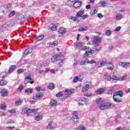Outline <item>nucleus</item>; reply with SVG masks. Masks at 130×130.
I'll use <instances>...</instances> for the list:
<instances>
[{"label":"nucleus","instance_id":"052dcab7","mask_svg":"<svg viewBox=\"0 0 130 130\" xmlns=\"http://www.w3.org/2000/svg\"><path fill=\"white\" fill-rule=\"evenodd\" d=\"M59 60L60 61L58 63L59 67H60L61 66H62V62H63V60L60 59Z\"/></svg>","mask_w":130,"mask_h":130},{"label":"nucleus","instance_id":"a18cd8bd","mask_svg":"<svg viewBox=\"0 0 130 130\" xmlns=\"http://www.w3.org/2000/svg\"><path fill=\"white\" fill-rule=\"evenodd\" d=\"M111 33H112L111 31L108 29L106 31V35L107 36H110V35H111Z\"/></svg>","mask_w":130,"mask_h":130},{"label":"nucleus","instance_id":"2f4dec72","mask_svg":"<svg viewBox=\"0 0 130 130\" xmlns=\"http://www.w3.org/2000/svg\"><path fill=\"white\" fill-rule=\"evenodd\" d=\"M43 94L42 93H38L36 96V99H42V98H43Z\"/></svg>","mask_w":130,"mask_h":130},{"label":"nucleus","instance_id":"c9c22d12","mask_svg":"<svg viewBox=\"0 0 130 130\" xmlns=\"http://www.w3.org/2000/svg\"><path fill=\"white\" fill-rule=\"evenodd\" d=\"M57 102L54 100H51V102L50 103V104L51 105V106H55L56 105Z\"/></svg>","mask_w":130,"mask_h":130},{"label":"nucleus","instance_id":"f704fd0d","mask_svg":"<svg viewBox=\"0 0 130 130\" xmlns=\"http://www.w3.org/2000/svg\"><path fill=\"white\" fill-rule=\"evenodd\" d=\"M6 108H7V106H6V104L0 105V109H2V110H6Z\"/></svg>","mask_w":130,"mask_h":130},{"label":"nucleus","instance_id":"09e8293b","mask_svg":"<svg viewBox=\"0 0 130 130\" xmlns=\"http://www.w3.org/2000/svg\"><path fill=\"white\" fill-rule=\"evenodd\" d=\"M5 85H7V82L2 80L0 82V86H5Z\"/></svg>","mask_w":130,"mask_h":130},{"label":"nucleus","instance_id":"f3484780","mask_svg":"<svg viewBox=\"0 0 130 130\" xmlns=\"http://www.w3.org/2000/svg\"><path fill=\"white\" fill-rule=\"evenodd\" d=\"M97 12H98V9H96L95 8H92L90 12V15H91V16H94V15L97 14Z\"/></svg>","mask_w":130,"mask_h":130},{"label":"nucleus","instance_id":"a878e982","mask_svg":"<svg viewBox=\"0 0 130 130\" xmlns=\"http://www.w3.org/2000/svg\"><path fill=\"white\" fill-rule=\"evenodd\" d=\"M107 67L108 70H111V71H112V70H113V64H112V63H109L108 64H107Z\"/></svg>","mask_w":130,"mask_h":130},{"label":"nucleus","instance_id":"58836bf2","mask_svg":"<svg viewBox=\"0 0 130 130\" xmlns=\"http://www.w3.org/2000/svg\"><path fill=\"white\" fill-rule=\"evenodd\" d=\"M86 63H87V60H82L80 62L79 64H80V66H85Z\"/></svg>","mask_w":130,"mask_h":130},{"label":"nucleus","instance_id":"774afa93","mask_svg":"<svg viewBox=\"0 0 130 130\" xmlns=\"http://www.w3.org/2000/svg\"><path fill=\"white\" fill-rule=\"evenodd\" d=\"M29 103H30V104H35V103H36V101H29Z\"/></svg>","mask_w":130,"mask_h":130},{"label":"nucleus","instance_id":"a19ab883","mask_svg":"<svg viewBox=\"0 0 130 130\" xmlns=\"http://www.w3.org/2000/svg\"><path fill=\"white\" fill-rule=\"evenodd\" d=\"M24 89V86L22 85H21L19 86L17 91L18 92H22V90Z\"/></svg>","mask_w":130,"mask_h":130},{"label":"nucleus","instance_id":"6ab92c4d","mask_svg":"<svg viewBox=\"0 0 130 130\" xmlns=\"http://www.w3.org/2000/svg\"><path fill=\"white\" fill-rule=\"evenodd\" d=\"M104 103V101L101 98H98L96 99V103L98 105L102 104Z\"/></svg>","mask_w":130,"mask_h":130},{"label":"nucleus","instance_id":"1a4fd4ad","mask_svg":"<svg viewBox=\"0 0 130 130\" xmlns=\"http://www.w3.org/2000/svg\"><path fill=\"white\" fill-rule=\"evenodd\" d=\"M25 83H30V84L34 83V81H33V79L31 78V76H26L25 78Z\"/></svg>","mask_w":130,"mask_h":130},{"label":"nucleus","instance_id":"4be33fe9","mask_svg":"<svg viewBox=\"0 0 130 130\" xmlns=\"http://www.w3.org/2000/svg\"><path fill=\"white\" fill-rule=\"evenodd\" d=\"M113 100L116 103H120L121 102V99L117 98V96H113Z\"/></svg>","mask_w":130,"mask_h":130},{"label":"nucleus","instance_id":"393cba45","mask_svg":"<svg viewBox=\"0 0 130 130\" xmlns=\"http://www.w3.org/2000/svg\"><path fill=\"white\" fill-rule=\"evenodd\" d=\"M88 30V27L87 26H84L83 27H81L78 29V31H79V32H81V31H87Z\"/></svg>","mask_w":130,"mask_h":130},{"label":"nucleus","instance_id":"c03bdc74","mask_svg":"<svg viewBox=\"0 0 130 130\" xmlns=\"http://www.w3.org/2000/svg\"><path fill=\"white\" fill-rule=\"evenodd\" d=\"M57 44V41H54L53 43L50 44L49 46L50 47H53V46H55V45H56Z\"/></svg>","mask_w":130,"mask_h":130},{"label":"nucleus","instance_id":"6e6552de","mask_svg":"<svg viewBox=\"0 0 130 130\" xmlns=\"http://www.w3.org/2000/svg\"><path fill=\"white\" fill-rule=\"evenodd\" d=\"M78 81L79 82H82L83 81V77L82 76H76L73 79L74 83H77Z\"/></svg>","mask_w":130,"mask_h":130},{"label":"nucleus","instance_id":"cd10ccee","mask_svg":"<svg viewBox=\"0 0 130 130\" xmlns=\"http://www.w3.org/2000/svg\"><path fill=\"white\" fill-rule=\"evenodd\" d=\"M79 101H81V102H85V104H88V103L89 102V100L83 98H81L80 99Z\"/></svg>","mask_w":130,"mask_h":130},{"label":"nucleus","instance_id":"338daca9","mask_svg":"<svg viewBox=\"0 0 130 130\" xmlns=\"http://www.w3.org/2000/svg\"><path fill=\"white\" fill-rule=\"evenodd\" d=\"M14 120H9L8 122H7V124H9V123H14Z\"/></svg>","mask_w":130,"mask_h":130},{"label":"nucleus","instance_id":"37998d69","mask_svg":"<svg viewBox=\"0 0 130 130\" xmlns=\"http://www.w3.org/2000/svg\"><path fill=\"white\" fill-rule=\"evenodd\" d=\"M52 125L51 124V123L50 122H49L48 123V126H47L46 127V129H51V128H52Z\"/></svg>","mask_w":130,"mask_h":130},{"label":"nucleus","instance_id":"9d476101","mask_svg":"<svg viewBox=\"0 0 130 130\" xmlns=\"http://www.w3.org/2000/svg\"><path fill=\"white\" fill-rule=\"evenodd\" d=\"M81 5H82V2L78 0H75V2L73 6H74V7L75 8V9H77L78 8H80Z\"/></svg>","mask_w":130,"mask_h":130},{"label":"nucleus","instance_id":"f257e3e1","mask_svg":"<svg viewBox=\"0 0 130 130\" xmlns=\"http://www.w3.org/2000/svg\"><path fill=\"white\" fill-rule=\"evenodd\" d=\"M113 107H115V104L107 103L101 105V106H100V109H101V110H105V109H109L113 108Z\"/></svg>","mask_w":130,"mask_h":130},{"label":"nucleus","instance_id":"b1692460","mask_svg":"<svg viewBox=\"0 0 130 130\" xmlns=\"http://www.w3.org/2000/svg\"><path fill=\"white\" fill-rule=\"evenodd\" d=\"M58 60V56H53L51 58L52 62H56Z\"/></svg>","mask_w":130,"mask_h":130},{"label":"nucleus","instance_id":"473e14b6","mask_svg":"<svg viewBox=\"0 0 130 130\" xmlns=\"http://www.w3.org/2000/svg\"><path fill=\"white\" fill-rule=\"evenodd\" d=\"M120 120H121V117L119 116H117L115 119V121L116 123H119Z\"/></svg>","mask_w":130,"mask_h":130},{"label":"nucleus","instance_id":"49530a36","mask_svg":"<svg viewBox=\"0 0 130 130\" xmlns=\"http://www.w3.org/2000/svg\"><path fill=\"white\" fill-rule=\"evenodd\" d=\"M87 63H90V64H92L93 63H95L96 61L94 60H91L90 61H89V60H87Z\"/></svg>","mask_w":130,"mask_h":130},{"label":"nucleus","instance_id":"3c124183","mask_svg":"<svg viewBox=\"0 0 130 130\" xmlns=\"http://www.w3.org/2000/svg\"><path fill=\"white\" fill-rule=\"evenodd\" d=\"M100 62L101 66L102 67H104V66H105V64H106V62H105V61H100Z\"/></svg>","mask_w":130,"mask_h":130},{"label":"nucleus","instance_id":"5701e85b","mask_svg":"<svg viewBox=\"0 0 130 130\" xmlns=\"http://www.w3.org/2000/svg\"><path fill=\"white\" fill-rule=\"evenodd\" d=\"M31 52H32V49L28 48L27 49L24 50V54L25 55H27V54H29V53H31Z\"/></svg>","mask_w":130,"mask_h":130},{"label":"nucleus","instance_id":"8fccbe9b","mask_svg":"<svg viewBox=\"0 0 130 130\" xmlns=\"http://www.w3.org/2000/svg\"><path fill=\"white\" fill-rule=\"evenodd\" d=\"M112 79V80H119V78H118V77L116 76V75H113Z\"/></svg>","mask_w":130,"mask_h":130},{"label":"nucleus","instance_id":"5fc2aeb1","mask_svg":"<svg viewBox=\"0 0 130 130\" xmlns=\"http://www.w3.org/2000/svg\"><path fill=\"white\" fill-rule=\"evenodd\" d=\"M92 95H93V94L91 92L86 93V94H84V96H86V97H90L91 96H92Z\"/></svg>","mask_w":130,"mask_h":130},{"label":"nucleus","instance_id":"c85d7f7f","mask_svg":"<svg viewBox=\"0 0 130 130\" xmlns=\"http://www.w3.org/2000/svg\"><path fill=\"white\" fill-rule=\"evenodd\" d=\"M44 38V35H41L39 36L36 39V42H37L38 41H40V40H42Z\"/></svg>","mask_w":130,"mask_h":130},{"label":"nucleus","instance_id":"9b49d317","mask_svg":"<svg viewBox=\"0 0 130 130\" xmlns=\"http://www.w3.org/2000/svg\"><path fill=\"white\" fill-rule=\"evenodd\" d=\"M74 91V89H66L65 90V97H70L72 92Z\"/></svg>","mask_w":130,"mask_h":130},{"label":"nucleus","instance_id":"69168bd1","mask_svg":"<svg viewBox=\"0 0 130 130\" xmlns=\"http://www.w3.org/2000/svg\"><path fill=\"white\" fill-rule=\"evenodd\" d=\"M36 90H37V91H41L42 90L41 87L38 86V87H36Z\"/></svg>","mask_w":130,"mask_h":130},{"label":"nucleus","instance_id":"7ed1b4c3","mask_svg":"<svg viewBox=\"0 0 130 130\" xmlns=\"http://www.w3.org/2000/svg\"><path fill=\"white\" fill-rule=\"evenodd\" d=\"M82 50H87L85 52V53L84 54L83 56L84 57H85V58H87L88 57V56H89V55H90V53H91V54H93V53H94V51L93 50L88 48H87L86 46H85L84 48H83L82 49Z\"/></svg>","mask_w":130,"mask_h":130},{"label":"nucleus","instance_id":"72a5a7b5","mask_svg":"<svg viewBox=\"0 0 130 130\" xmlns=\"http://www.w3.org/2000/svg\"><path fill=\"white\" fill-rule=\"evenodd\" d=\"M82 47H83V42L78 43L76 45L77 48H79V49H80V48H82Z\"/></svg>","mask_w":130,"mask_h":130},{"label":"nucleus","instance_id":"aec40b11","mask_svg":"<svg viewBox=\"0 0 130 130\" xmlns=\"http://www.w3.org/2000/svg\"><path fill=\"white\" fill-rule=\"evenodd\" d=\"M16 66L15 65H12L9 68V70L8 72V74H11L13 71H15L16 70Z\"/></svg>","mask_w":130,"mask_h":130},{"label":"nucleus","instance_id":"e2e57ef3","mask_svg":"<svg viewBox=\"0 0 130 130\" xmlns=\"http://www.w3.org/2000/svg\"><path fill=\"white\" fill-rule=\"evenodd\" d=\"M9 112H10V113H16V110L12 109L11 110H9Z\"/></svg>","mask_w":130,"mask_h":130},{"label":"nucleus","instance_id":"a211bd4d","mask_svg":"<svg viewBox=\"0 0 130 130\" xmlns=\"http://www.w3.org/2000/svg\"><path fill=\"white\" fill-rule=\"evenodd\" d=\"M58 32L59 34H61V35H63L66 34V28H64L63 27L60 28Z\"/></svg>","mask_w":130,"mask_h":130},{"label":"nucleus","instance_id":"de8ad7c7","mask_svg":"<svg viewBox=\"0 0 130 130\" xmlns=\"http://www.w3.org/2000/svg\"><path fill=\"white\" fill-rule=\"evenodd\" d=\"M15 14H16V12H15V11H12L9 14V16L10 17H13V16H14L15 15Z\"/></svg>","mask_w":130,"mask_h":130},{"label":"nucleus","instance_id":"f8f14e48","mask_svg":"<svg viewBox=\"0 0 130 130\" xmlns=\"http://www.w3.org/2000/svg\"><path fill=\"white\" fill-rule=\"evenodd\" d=\"M84 14H85V11L81 9L77 13L76 17H77V18H82Z\"/></svg>","mask_w":130,"mask_h":130},{"label":"nucleus","instance_id":"e433bc0d","mask_svg":"<svg viewBox=\"0 0 130 130\" xmlns=\"http://www.w3.org/2000/svg\"><path fill=\"white\" fill-rule=\"evenodd\" d=\"M26 94H31V93H32V89H31V88H27L26 89H25V91Z\"/></svg>","mask_w":130,"mask_h":130},{"label":"nucleus","instance_id":"423d86ee","mask_svg":"<svg viewBox=\"0 0 130 130\" xmlns=\"http://www.w3.org/2000/svg\"><path fill=\"white\" fill-rule=\"evenodd\" d=\"M92 87V83L91 82H87L85 87H83L82 92H87L89 89Z\"/></svg>","mask_w":130,"mask_h":130},{"label":"nucleus","instance_id":"864d4df0","mask_svg":"<svg viewBox=\"0 0 130 130\" xmlns=\"http://www.w3.org/2000/svg\"><path fill=\"white\" fill-rule=\"evenodd\" d=\"M88 17L89 16L88 15H82L81 18H82L83 20H85V19H87V18H88Z\"/></svg>","mask_w":130,"mask_h":130},{"label":"nucleus","instance_id":"c756f323","mask_svg":"<svg viewBox=\"0 0 130 130\" xmlns=\"http://www.w3.org/2000/svg\"><path fill=\"white\" fill-rule=\"evenodd\" d=\"M78 18H79V17H78L77 16L72 17L71 20H73V21H74V22H76V23H79V22H80V20H79Z\"/></svg>","mask_w":130,"mask_h":130},{"label":"nucleus","instance_id":"680f3d73","mask_svg":"<svg viewBox=\"0 0 130 130\" xmlns=\"http://www.w3.org/2000/svg\"><path fill=\"white\" fill-rule=\"evenodd\" d=\"M126 79V77L125 76H122L121 78H120L119 80V81H124Z\"/></svg>","mask_w":130,"mask_h":130},{"label":"nucleus","instance_id":"4d7b16f0","mask_svg":"<svg viewBox=\"0 0 130 130\" xmlns=\"http://www.w3.org/2000/svg\"><path fill=\"white\" fill-rule=\"evenodd\" d=\"M56 28H57V26L54 25L51 27V29L52 31H54V30H55Z\"/></svg>","mask_w":130,"mask_h":130},{"label":"nucleus","instance_id":"79ce46f5","mask_svg":"<svg viewBox=\"0 0 130 130\" xmlns=\"http://www.w3.org/2000/svg\"><path fill=\"white\" fill-rule=\"evenodd\" d=\"M24 72H25V70H24V69H19L17 70V73L18 74V75H20L24 73Z\"/></svg>","mask_w":130,"mask_h":130},{"label":"nucleus","instance_id":"0eeeda50","mask_svg":"<svg viewBox=\"0 0 130 130\" xmlns=\"http://www.w3.org/2000/svg\"><path fill=\"white\" fill-rule=\"evenodd\" d=\"M119 66H121L122 68H129L130 67V63L128 62H120Z\"/></svg>","mask_w":130,"mask_h":130},{"label":"nucleus","instance_id":"ea45409f","mask_svg":"<svg viewBox=\"0 0 130 130\" xmlns=\"http://www.w3.org/2000/svg\"><path fill=\"white\" fill-rule=\"evenodd\" d=\"M99 4H100L101 7H105V6H106V5H107V2L105 1L101 2L99 3Z\"/></svg>","mask_w":130,"mask_h":130},{"label":"nucleus","instance_id":"bf43d9fd","mask_svg":"<svg viewBox=\"0 0 130 130\" xmlns=\"http://www.w3.org/2000/svg\"><path fill=\"white\" fill-rule=\"evenodd\" d=\"M56 97H61L62 96V93L61 92H59L58 93L56 94Z\"/></svg>","mask_w":130,"mask_h":130},{"label":"nucleus","instance_id":"0e129e2a","mask_svg":"<svg viewBox=\"0 0 130 130\" xmlns=\"http://www.w3.org/2000/svg\"><path fill=\"white\" fill-rule=\"evenodd\" d=\"M79 130H86V128L84 126H80L79 128Z\"/></svg>","mask_w":130,"mask_h":130},{"label":"nucleus","instance_id":"2eb2a0df","mask_svg":"<svg viewBox=\"0 0 130 130\" xmlns=\"http://www.w3.org/2000/svg\"><path fill=\"white\" fill-rule=\"evenodd\" d=\"M105 92V89L104 88H99L97 90H96L95 93L98 94V95H101L103 94Z\"/></svg>","mask_w":130,"mask_h":130},{"label":"nucleus","instance_id":"f03ea898","mask_svg":"<svg viewBox=\"0 0 130 130\" xmlns=\"http://www.w3.org/2000/svg\"><path fill=\"white\" fill-rule=\"evenodd\" d=\"M37 110L34 109L32 110H30L28 109L27 108H24L22 109L21 111V114L24 115V114H27L28 116L30 115V113H33V112H37Z\"/></svg>","mask_w":130,"mask_h":130},{"label":"nucleus","instance_id":"4c0bfd02","mask_svg":"<svg viewBox=\"0 0 130 130\" xmlns=\"http://www.w3.org/2000/svg\"><path fill=\"white\" fill-rule=\"evenodd\" d=\"M22 102H23L21 100L16 101L15 103V106H19V105H21V104H22Z\"/></svg>","mask_w":130,"mask_h":130},{"label":"nucleus","instance_id":"bb28decb","mask_svg":"<svg viewBox=\"0 0 130 130\" xmlns=\"http://www.w3.org/2000/svg\"><path fill=\"white\" fill-rule=\"evenodd\" d=\"M116 20H121L122 18H123V16L122 15L120 14V13H117L116 15Z\"/></svg>","mask_w":130,"mask_h":130},{"label":"nucleus","instance_id":"20e7f679","mask_svg":"<svg viewBox=\"0 0 130 130\" xmlns=\"http://www.w3.org/2000/svg\"><path fill=\"white\" fill-rule=\"evenodd\" d=\"M79 114L77 111H75L73 112V116L72 117V120L74 123H77L79 121V117L78 116Z\"/></svg>","mask_w":130,"mask_h":130},{"label":"nucleus","instance_id":"ddd939ff","mask_svg":"<svg viewBox=\"0 0 130 130\" xmlns=\"http://www.w3.org/2000/svg\"><path fill=\"white\" fill-rule=\"evenodd\" d=\"M35 119L38 121H39V120H41V119H42V115L41 114V113H36Z\"/></svg>","mask_w":130,"mask_h":130},{"label":"nucleus","instance_id":"13d9d810","mask_svg":"<svg viewBox=\"0 0 130 130\" xmlns=\"http://www.w3.org/2000/svg\"><path fill=\"white\" fill-rule=\"evenodd\" d=\"M98 17L100 19H102V18H103V15H102V14H101V13H98Z\"/></svg>","mask_w":130,"mask_h":130},{"label":"nucleus","instance_id":"6e6d98bb","mask_svg":"<svg viewBox=\"0 0 130 130\" xmlns=\"http://www.w3.org/2000/svg\"><path fill=\"white\" fill-rule=\"evenodd\" d=\"M121 29V27L120 26H118L116 28L115 31L116 32H118V31H120V29Z\"/></svg>","mask_w":130,"mask_h":130},{"label":"nucleus","instance_id":"412c9836","mask_svg":"<svg viewBox=\"0 0 130 130\" xmlns=\"http://www.w3.org/2000/svg\"><path fill=\"white\" fill-rule=\"evenodd\" d=\"M104 78L107 81H111V76L109 75L108 73L105 74Z\"/></svg>","mask_w":130,"mask_h":130},{"label":"nucleus","instance_id":"603ef678","mask_svg":"<svg viewBox=\"0 0 130 130\" xmlns=\"http://www.w3.org/2000/svg\"><path fill=\"white\" fill-rule=\"evenodd\" d=\"M96 68H101L102 66H101V63L100 61H98V63L95 65Z\"/></svg>","mask_w":130,"mask_h":130},{"label":"nucleus","instance_id":"39448f33","mask_svg":"<svg viewBox=\"0 0 130 130\" xmlns=\"http://www.w3.org/2000/svg\"><path fill=\"white\" fill-rule=\"evenodd\" d=\"M102 41V39L100 37H94L93 41V44L94 45H99L100 43H101V41Z\"/></svg>","mask_w":130,"mask_h":130},{"label":"nucleus","instance_id":"7c9ffc66","mask_svg":"<svg viewBox=\"0 0 130 130\" xmlns=\"http://www.w3.org/2000/svg\"><path fill=\"white\" fill-rule=\"evenodd\" d=\"M48 88L50 90H52V89H54L55 88L54 84L53 83H50L48 85Z\"/></svg>","mask_w":130,"mask_h":130},{"label":"nucleus","instance_id":"4468645a","mask_svg":"<svg viewBox=\"0 0 130 130\" xmlns=\"http://www.w3.org/2000/svg\"><path fill=\"white\" fill-rule=\"evenodd\" d=\"M123 95V92L121 90L117 91L113 94V96H120V97H122Z\"/></svg>","mask_w":130,"mask_h":130},{"label":"nucleus","instance_id":"dca6fc26","mask_svg":"<svg viewBox=\"0 0 130 130\" xmlns=\"http://www.w3.org/2000/svg\"><path fill=\"white\" fill-rule=\"evenodd\" d=\"M8 93H9V91H8V90L6 89H4L1 91L2 96H3V97L8 96Z\"/></svg>","mask_w":130,"mask_h":130}]
</instances>
